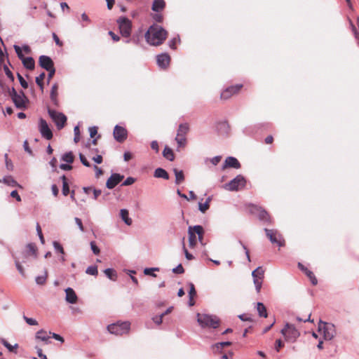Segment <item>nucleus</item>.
I'll use <instances>...</instances> for the list:
<instances>
[{
  "label": "nucleus",
  "instance_id": "nucleus-46",
  "mask_svg": "<svg viewBox=\"0 0 359 359\" xmlns=\"http://www.w3.org/2000/svg\"><path fill=\"white\" fill-rule=\"evenodd\" d=\"M81 20L83 21V22L81 23V27H86L87 25L90 22V19L86 15V13H82L81 15Z\"/></svg>",
  "mask_w": 359,
  "mask_h": 359
},
{
  "label": "nucleus",
  "instance_id": "nucleus-12",
  "mask_svg": "<svg viewBox=\"0 0 359 359\" xmlns=\"http://www.w3.org/2000/svg\"><path fill=\"white\" fill-rule=\"evenodd\" d=\"M39 131L41 133L42 137L50 140L53 137V133L50 130L47 121L43 118H41L39 122Z\"/></svg>",
  "mask_w": 359,
  "mask_h": 359
},
{
  "label": "nucleus",
  "instance_id": "nucleus-17",
  "mask_svg": "<svg viewBox=\"0 0 359 359\" xmlns=\"http://www.w3.org/2000/svg\"><path fill=\"white\" fill-rule=\"evenodd\" d=\"M39 63L41 68L48 70H51L54 67V63L52 59L47 55H41L39 59Z\"/></svg>",
  "mask_w": 359,
  "mask_h": 359
},
{
  "label": "nucleus",
  "instance_id": "nucleus-41",
  "mask_svg": "<svg viewBox=\"0 0 359 359\" xmlns=\"http://www.w3.org/2000/svg\"><path fill=\"white\" fill-rule=\"evenodd\" d=\"M45 76L46 74L44 72H42L38 76H36L35 79L36 83L39 86L41 91L43 90V80L44 79Z\"/></svg>",
  "mask_w": 359,
  "mask_h": 359
},
{
  "label": "nucleus",
  "instance_id": "nucleus-6",
  "mask_svg": "<svg viewBox=\"0 0 359 359\" xmlns=\"http://www.w3.org/2000/svg\"><path fill=\"white\" fill-rule=\"evenodd\" d=\"M48 114L58 130L62 129L67 122V116L62 112L48 108Z\"/></svg>",
  "mask_w": 359,
  "mask_h": 359
},
{
  "label": "nucleus",
  "instance_id": "nucleus-24",
  "mask_svg": "<svg viewBox=\"0 0 359 359\" xmlns=\"http://www.w3.org/2000/svg\"><path fill=\"white\" fill-rule=\"evenodd\" d=\"M0 182H3L8 186L12 187H20L22 188V186L18 183L16 180L13 179V177L11 175H8L4 177L2 180H0Z\"/></svg>",
  "mask_w": 359,
  "mask_h": 359
},
{
  "label": "nucleus",
  "instance_id": "nucleus-29",
  "mask_svg": "<svg viewBox=\"0 0 359 359\" xmlns=\"http://www.w3.org/2000/svg\"><path fill=\"white\" fill-rule=\"evenodd\" d=\"M188 234L189 247L194 248L196 244V235L195 234L192 226L189 227Z\"/></svg>",
  "mask_w": 359,
  "mask_h": 359
},
{
  "label": "nucleus",
  "instance_id": "nucleus-8",
  "mask_svg": "<svg viewBox=\"0 0 359 359\" xmlns=\"http://www.w3.org/2000/svg\"><path fill=\"white\" fill-rule=\"evenodd\" d=\"M121 35L124 37H129L132 30V22L126 17H120L116 20Z\"/></svg>",
  "mask_w": 359,
  "mask_h": 359
},
{
  "label": "nucleus",
  "instance_id": "nucleus-2",
  "mask_svg": "<svg viewBox=\"0 0 359 359\" xmlns=\"http://www.w3.org/2000/svg\"><path fill=\"white\" fill-rule=\"evenodd\" d=\"M197 322L202 328L216 329L220 325L219 318L215 315L197 313Z\"/></svg>",
  "mask_w": 359,
  "mask_h": 359
},
{
  "label": "nucleus",
  "instance_id": "nucleus-21",
  "mask_svg": "<svg viewBox=\"0 0 359 359\" xmlns=\"http://www.w3.org/2000/svg\"><path fill=\"white\" fill-rule=\"evenodd\" d=\"M65 300L69 304H75L77 301V295L74 290L72 287H67L65 289Z\"/></svg>",
  "mask_w": 359,
  "mask_h": 359
},
{
  "label": "nucleus",
  "instance_id": "nucleus-26",
  "mask_svg": "<svg viewBox=\"0 0 359 359\" xmlns=\"http://www.w3.org/2000/svg\"><path fill=\"white\" fill-rule=\"evenodd\" d=\"M193 227V230L195 234L198 235V241L201 243V245H204L203 242L204 230L202 226L201 225H195Z\"/></svg>",
  "mask_w": 359,
  "mask_h": 359
},
{
  "label": "nucleus",
  "instance_id": "nucleus-40",
  "mask_svg": "<svg viewBox=\"0 0 359 359\" xmlns=\"http://www.w3.org/2000/svg\"><path fill=\"white\" fill-rule=\"evenodd\" d=\"M61 160L68 163L74 162V157L72 151L67 152L62 156Z\"/></svg>",
  "mask_w": 359,
  "mask_h": 359
},
{
  "label": "nucleus",
  "instance_id": "nucleus-58",
  "mask_svg": "<svg viewBox=\"0 0 359 359\" xmlns=\"http://www.w3.org/2000/svg\"><path fill=\"white\" fill-rule=\"evenodd\" d=\"M15 266L18 269V271H19V273L22 276H25V271H24V269L23 267L22 266V265L20 264V262L17 259L15 260Z\"/></svg>",
  "mask_w": 359,
  "mask_h": 359
},
{
  "label": "nucleus",
  "instance_id": "nucleus-48",
  "mask_svg": "<svg viewBox=\"0 0 359 359\" xmlns=\"http://www.w3.org/2000/svg\"><path fill=\"white\" fill-rule=\"evenodd\" d=\"M4 158H5L6 167L7 170H13V164L12 161L8 158V156L7 154H4Z\"/></svg>",
  "mask_w": 359,
  "mask_h": 359
},
{
  "label": "nucleus",
  "instance_id": "nucleus-7",
  "mask_svg": "<svg viewBox=\"0 0 359 359\" xmlns=\"http://www.w3.org/2000/svg\"><path fill=\"white\" fill-rule=\"evenodd\" d=\"M318 330L323 332V337L325 340L332 339L336 334L335 326L332 323H325L320 320Z\"/></svg>",
  "mask_w": 359,
  "mask_h": 359
},
{
  "label": "nucleus",
  "instance_id": "nucleus-62",
  "mask_svg": "<svg viewBox=\"0 0 359 359\" xmlns=\"http://www.w3.org/2000/svg\"><path fill=\"white\" fill-rule=\"evenodd\" d=\"M79 158H80V161L81 162V163L86 166V167H90V163L88 161V160L86 159V158L85 157L84 155H83L82 154H79Z\"/></svg>",
  "mask_w": 359,
  "mask_h": 359
},
{
  "label": "nucleus",
  "instance_id": "nucleus-14",
  "mask_svg": "<svg viewBox=\"0 0 359 359\" xmlns=\"http://www.w3.org/2000/svg\"><path fill=\"white\" fill-rule=\"evenodd\" d=\"M113 135H114V139L117 142H122L125 140H126L128 133H127V130L125 128L120 126L118 125H116L114 127Z\"/></svg>",
  "mask_w": 359,
  "mask_h": 359
},
{
  "label": "nucleus",
  "instance_id": "nucleus-53",
  "mask_svg": "<svg viewBox=\"0 0 359 359\" xmlns=\"http://www.w3.org/2000/svg\"><path fill=\"white\" fill-rule=\"evenodd\" d=\"M74 141L77 143L80 140V130L78 126H75L74 128Z\"/></svg>",
  "mask_w": 359,
  "mask_h": 359
},
{
  "label": "nucleus",
  "instance_id": "nucleus-37",
  "mask_svg": "<svg viewBox=\"0 0 359 359\" xmlns=\"http://www.w3.org/2000/svg\"><path fill=\"white\" fill-rule=\"evenodd\" d=\"M27 251L26 252L25 257L29 255H33L34 257H36V248L34 243H29L27 245Z\"/></svg>",
  "mask_w": 359,
  "mask_h": 359
},
{
  "label": "nucleus",
  "instance_id": "nucleus-10",
  "mask_svg": "<svg viewBox=\"0 0 359 359\" xmlns=\"http://www.w3.org/2000/svg\"><path fill=\"white\" fill-rule=\"evenodd\" d=\"M13 48L18 55V57L22 60L25 67L30 70L33 69L35 67L34 60L32 57H25L22 53V49L19 46L14 45Z\"/></svg>",
  "mask_w": 359,
  "mask_h": 359
},
{
  "label": "nucleus",
  "instance_id": "nucleus-49",
  "mask_svg": "<svg viewBox=\"0 0 359 359\" xmlns=\"http://www.w3.org/2000/svg\"><path fill=\"white\" fill-rule=\"evenodd\" d=\"M47 278V273L46 272L44 276H38L36 277V283L38 285H43L46 283Z\"/></svg>",
  "mask_w": 359,
  "mask_h": 359
},
{
  "label": "nucleus",
  "instance_id": "nucleus-56",
  "mask_svg": "<svg viewBox=\"0 0 359 359\" xmlns=\"http://www.w3.org/2000/svg\"><path fill=\"white\" fill-rule=\"evenodd\" d=\"M4 70L6 75L11 79V81H13L15 79L14 76H13V73L11 72V71L9 69V68L6 65H4Z\"/></svg>",
  "mask_w": 359,
  "mask_h": 359
},
{
  "label": "nucleus",
  "instance_id": "nucleus-32",
  "mask_svg": "<svg viewBox=\"0 0 359 359\" xmlns=\"http://www.w3.org/2000/svg\"><path fill=\"white\" fill-rule=\"evenodd\" d=\"M165 5L164 0H154L151 8L155 12H159L164 8Z\"/></svg>",
  "mask_w": 359,
  "mask_h": 359
},
{
  "label": "nucleus",
  "instance_id": "nucleus-57",
  "mask_svg": "<svg viewBox=\"0 0 359 359\" xmlns=\"http://www.w3.org/2000/svg\"><path fill=\"white\" fill-rule=\"evenodd\" d=\"M210 207V205L208 203H198V210L201 212H205Z\"/></svg>",
  "mask_w": 359,
  "mask_h": 359
},
{
  "label": "nucleus",
  "instance_id": "nucleus-33",
  "mask_svg": "<svg viewBox=\"0 0 359 359\" xmlns=\"http://www.w3.org/2000/svg\"><path fill=\"white\" fill-rule=\"evenodd\" d=\"M173 172L175 175V183L177 184H181L184 180V175L183 171L180 170L177 168H174Z\"/></svg>",
  "mask_w": 359,
  "mask_h": 359
},
{
  "label": "nucleus",
  "instance_id": "nucleus-50",
  "mask_svg": "<svg viewBox=\"0 0 359 359\" xmlns=\"http://www.w3.org/2000/svg\"><path fill=\"white\" fill-rule=\"evenodd\" d=\"M175 141L177 143L178 147H184L187 144V138L186 137H175Z\"/></svg>",
  "mask_w": 359,
  "mask_h": 359
},
{
  "label": "nucleus",
  "instance_id": "nucleus-36",
  "mask_svg": "<svg viewBox=\"0 0 359 359\" xmlns=\"http://www.w3.org/2000/svg\"><path fill=\"white\" fill-rule=\"evenodd\" d=\"M104 273L109 279L114 281L116 280L117 273L114 269L108 268L104 271Z\"/></svg>",
  "mask_w": 359,
  "mask_h": 359
},
{
  "label": "nucleus",
  "instance_id": "nucleus-30",
  "mask_svg": "<svg viewBox=\"0 0 359 359\" xmlns=\"http://www.w3.org/2000/svg\"><path fill=\"white\" fill-rule=\"evenodd\" d=\"M154 175L155 177H157V178H163L164 180L169 179V175L167 172V171L161 168H156L154 171Z\"/></svg>",
  "mask_w": 359,
  "mask_h": 359
},
{
  "label": "nucleus",
  "instance_id": "nucleus-4",
  "mask_svg": "<svg viewBox=\"0 0 359 359\" xmlns=\"http://www.w3.org/2000/svg\"><path fill=\"white\" fill-rule=\"evenodd\" d=\"M245 178L241 175H238L229 183L225 184L223 186V188L229 191H237L240 189H243L245 187Z\"/></svg>",
  "mask_w": 359,
  "mask_h": 359
},
{
  "label": "nucleus",
  "instance_id": "nucleus-27",
  "mask_svg": "<svg viewBox=\"0 0 359 359\" xmlns=\"http://www.w3.org/2000/svg\"><path fill=\"white\" fill-rule=\"evenodd\" d=\"M231 345V341H222L213 344L212 346V349L215 353H219L221 352L222 349L224 348L225 346H229Z\"/></svg>",
  "mask_w": 359,
  "mask_h": 359
},
{
  "label": "nucleus",
  "instance_id": "nucleus-28",
  "mask_svg": "<svg viewBox=\"0 0 359 359\" xmlns=\"http://www.w3.org/2000/svg\"><path fill=\"white\" fill-rule=\"evenodd\" d=\"M120 216L126 224L128 226L132 224L133 221L132 219L129 217V212L128 210L121 209L120 210Z\"/></svg>",
  "mask_w": 359,
  "mask_h": 359
},
{
  "label": "nucleus",
  "instance_id": "nucleus-60",
  "mask_svg": "<svg viewBox=\"0 0 359 359\" xmlns=\"http://www.w3.org/2000/svg\"><path fill=\"white\" fill-rule=\"evenodd\" d=\"M238 317L242 321H249V322L252 321L251 316L248 314L243 313V314L238 315Z\"/></svg>",
  "mask_w": 359,
  "mask_h": 359
},
{
  "label": "nucleus",
  "instance_id": "nucleus-45",
  "mask_svg": "<svg viewBox=\"0 0 359 359\" xmlns=\"http://www.w3.org/2000/svg\"><path fill=\"white\" fill-rule=\"evenodd\" d=\"M53 248H54L55 250L57 252H59V253H60L62 255L65 254V251H64L63 247L60 244V243H58L57 241H53Z\"/></svg>",
  "mask_w": 359,
  "mask_h": 359
},
{
  "label": "nucleus",
  "instance_id": "nucleus-44",
  "mask_svg": "<svg viewBox=\"0 0 359 359\" xmlns=\"http://www.w3.org/2000/svg\"><path fill=\"white\" fill-rule=\"evenodd\" d=\"M263 278H255L253 279V283L255 286V289L257 293H259L262 288Z\"/></svg>",
  "mask_w": 359,
  "mask_h": 359
},
{
  "label": "nucleus",
  "instance_id": "nucleus-1",
  "mask_svg": "<svg viewBox=\"0 0 359 359\" xmlns=\"http://www.w3.org/2000/svg\"><path fill=\"white\" fill-rule=\"evenodd\" d=\"M168 32L161 26L156 24L151 25L145 33V39L151 46H159L167 38Z\"/></svg>",
  "mask_w": 359,
  "mask_h": 359
},
{
  "label": "nucleus",
  "instance_id": "nucleus-22",
  "mask_svg": "<svg viewBox=\"0 0 359 359\" xmlns=\"http://www.w3.org/2000/svg\"><path fill=\"white\" fill-rule=\"evenodd\" d=\"M57 84L54 83L52 86L50 94V100L55 107H57L59 105V101L57 100Z\"/></svg>",
  "mask_w": 359,
  "mask_h": 359
},
{
  "label": "nucleus",
  "instance_id": "nucleus-52",
  "mask_svg": "<svg viewBox=\"0 0 359 359\" xmlns=\"http://www.w3.org/2000/svg\"><path fill=\"white\" fill-rule=\"evenodd\" d=\"M23 319L29 325H38V322L35 319L32 318H28L27 316H26L25 315L23 316Z\"/></svg>",
  "mask_w": 359,
  "mask_h": 359
},
{
  "label": "nucleus",
  "instance_id": "nucleus-47",
  "mask_svg": "<svg viewBox=\"0 0 359 359\" xmlns=\"http://www.w3.org/2000/svg\"><path fill=\"white\" fill-rule=\"evenodd\" d=\"M180 37L177 36V37H175L169 41L168 46L170 48L175 50L176 49V44L177 42H180Z\"/></svg>",
  "mask_w": 359,
  "mask_h": 359
},
{
  "label": "nucleus",
  "instance_id": "nucleus-42",
  "mask_svg": "<svg viewBox=\"0 0 359 359\" xmlns=\"http://www.w3.org/2000/svg\"><path fill=\"white\" fill-rule=\"evenodd\" d=\"M159 271V269L157 268V267H154V268H146L144 269V273L147 276H151L153 277H156V274H155L154 272V271Z\"/></svg>",
  "mask_w": 359,
  "mask_h": 359
},
{
  "label": "nucleus",
  "instance_id": "nucleus-23",
  "mask_svg": "<svg viewBox=\"0 0 359 359\" xmlns=\"http://www.w3.org/2000/svg\"><path fill=\"white\" fill-rule=\"evenodd\" d=\"M36 339L40 340L41 341L45 342V344H48L50 343L49 339L50 336L48 334V332L44 330L43 329H41L36 332L35 335Z\"/></svg>",
  "mask_w": 359,
  "mask_h": 359
},
{
  "label": "nucleus",
  "instance_id": "nucleus-54",
  "mask_svg": "<svg viewBox=\"0 0 359 359\" xmlns=\"http://www.w3.org/2000/svg\"><path fill=\"white\" fill-rule=\"evenodd\" d=\"M2 344L5 347H6L8 349L9 351H13V350L18 346L17 344L13 346L5 339H2Z\"/></svg>",
  "mask_w": 359,
  "mask_h": 359
},
{
  "label": "nucleus",
  "instance_id": "nucleus-55",
  "mask_svg": "<svg viewBox=\"0 0 359 359\" xmlns=\"http://www.w3.org/2000/svg\"><path fill=\"white\" fill-rule=\"evenodd\" d=\"M189 296L191 297V299H193L194 297L196 294V291L194 287V285L192 283H190L189 284Z\"/></svg>",
  "mask_w": 359,
  "mask_h": 359
},
{
  "label": "nucleus",
  "instance_id": "nucleus-20",
  "mask_svg": "<svg viewBox=\"0 0 359 359\" xmlns=\"http://www.w3.org/2000/svg\"><path fill=\"white\" fill-rule=\"evenodd\" d=\"M298 267L301 271H302L305 273V274L307 276V277L310 279L312 285H317L318 280L311 271L309 270L306 267H305L300 262L298 263Z\"/></svg>",
  "mask_w": 359,
  "mask_h": 359
},
{
  "label": "nucleus",
  "instance_id": "nucleus-5",
  "mask_svg": "<svg viewBox=\"0 0 359 359\" xmlns=\"http://www.w3.org/2000/svg\"><path fill=\"white\" fill-rule=\"evenodd\" d=\"M286 341L294 342L299 337L300 333L294 325L287 323L280 331Z\"/></svg>",
  "mask_w": 359,
  "mask_h": 359
},
{
  "label": "nucleus",
  "instance_id": "nucleus-11",
  "mask_svg": "<svg viewBox=\"0 0 359 359\" xmlns=\"http://www.w3.org/2000/svg\"><path fill=\"white\" fill-rule=\"evenodd\" d=\"M12 101L15 107L20 109H26L27 104L29 102L28 98L22 90L18 92L16 96L12 98Z\"/></svg>",
  "mask_w": 359,
  "mask_h": 359
},
{
  "label": "nucleus",
  "instance_id": "nucleus-39",
  "mask_svg": "<svg viewBox=\"0 0 359 359\" xmlns=\"http://www.w3.org/2000/svg\"><path fill=\"white\" fill-rule=\"evenodd\" d=\"M264 271L262 269L261 266H258L256 269H255L252 272V276L253 279L255 278H264Z\"/></svg>",
  "mask_w": 359,
  "mask_h": 359
},
{
  "label": "nucleus",
  "instance_id": "nucleus-19",
  "mask_svg": "<svg viewBox=\"0 0 359 359\" xmlns=\"http://www.w3.org/2000/svg\"><path fill=\"white\" fill-rule=\"evenodd\" d=\"M227 168H233L235 169H239L241 168V163L238 161V159L233 156H228L222 165V170H224Z\"/></svg>",
  "mask_w": 359,
  "mask_h": 359
},
{
  "label": "nucleus",
  "instance_id": "nucleus-38",
  "mask_svg": "<svg viewBox=\"0 0 359 359\" xmlns=\"http://www.w3.org/2000/svg\"><path fill=\"white\" fill-rule=\"evenodd\" d=\"M61 179L62 180V194L64 196H67L69 193V184L67 181V178L65 177V175H62L61 177Z\"/></svg>",
  "mask_w": 359,
  "mask_h": 359
},
{
  "label": "nucleus",
  "instance_id": "nucleus-35",
  "mask_svg": "<svg viewBox=\"0 0 359 359\" xmlns=\"http://www.w3.org/2000/svg\"><path fill=\"white\" fill-rule=\"evenodd\" d=\"M257 310L258 314L260 317L266 318L267 317V311L266 306L262 302H258L257 304Z\"/></svg>",
  "mask_w": 359,
  "mask_h": 359
},
{
  "label": "nucleus",
  "instance_id": "nucleus-13",
  "mask_svg": "<svg viewBox=\"0 0 359 359\" xmlns=\"http://www.w3.org/2000/svg\"><path fill=\"white\" fill-rule=\"evenodd\" d=\"M250 212L253 214H256L259 220L264 222L271 223V217L265 210H263L257 205H252Z\"/></svg>",
  "mask_w": 359,
  "mask_h": 359
},
{
  "label": "nucleus",
  "instance_id": "nucleus-34",
  "mask_svg": "<svg viewBox=\"0 0 359 359\" xmlns=\"http://www.w3.org/2000/svg\"><path fill=\"white\" fill-rule=\"evenodd\" d=\"M163 156L170 161H172L175 159V155L172 150L167 146L163 151Z\"/></svg>",
  "mask_w": 359,
  "mask_h": 359
},
{
  "label": "nucleus",
  "instance_id": "nucleus-59",
  "mask_svg": "<svg viewBox=\"0 0 359 359\" xmlns=\"http://www.w3.org/2000/svg\"><path fill=\"white\" fill-rule=\"evenodd\" d=\"M90 248L95 255H99L100 252V248L96 245L94 241L90 242Z\"/></svg>",
  "mask_w": 359,
  "mask_h": 359
},
{
  "label": "nucleus",
  "instance_id": "nucleus-15",
  "mask_svg": "<svg viewBox=\"0 0 359 359\" xmlns=\"http://www.w3.org/2000/svg\"><path fill=\"white\" fill-rule=\"evenodd\" d=\"M124 176L118 173H112L109 178L107 180L106 187L109 189H114L118 184H119Z\"/></svg>",
  "mask_w": 359,
  "mask_h": 359
},
{
  "label": "nucleus",
  "instance_id": "nucleus-18",
  "mask_svg": "<svg viewBox=\"0 0 359 359\" xmlns=\"http://www.w3.org/2000/svg\"><path fill=\"white\" fill-rule=\"evenodd\" d=\"M170 62V55L166 53H161L156 56V62L158 67L161 69H166Z\"/></svg>",
  "mask_w": 359,
  "mask_h": 359
},
{
  "label": "nucleus",
  "instance_id": "nucleus-51",
  "mask_svg": "<svg viewBox=\"0 0 359 359\" xmlns=\"http://www.w3.org/2000/svg\"><path fill=\"white\" fill-rule=\"evenodd\" d=\"M17 76H18V79L19 82L20 83V86L23 88H28V83L25 80V79L22 77V76L20 74L18 73Z\"/></svg>",
  "mask_w": 359,
  "mask_h": 359
},
{
  "label": "nucleus",
  "instance_id": "nucleus-25",
  "mask_svg": "<svg viewBox=\"0 0 359 359\" xmlns=\"http://www.w3.org/2000/svg\"><path fill=\"white\" fill-rule=\"evenodd\" d=\"M189 130V127L187 123H181L180 124L177 131V137H186L187 134Z\"/></svg>",
  "mask_w": 359,
  "mask_h": 359
},
{
  "label": "nucleus",
  "instance_id": "nucleus-16",
  "mask_svg": "<svg viewBox=\"0 0 359 359\" xmlns=\"http://www.w3.org/2000/svg\"><path fill=\"white\" fill-rule=\"evenodd\" d=\"M241 84H237L235 86H231L226 88L224 91L221 93V98L223 100H227L231 97L233 95L238 93L241 88H242Z\"/></svg>",
  "mask_w": 359,
  "mask_h": 359
},
{
  "label": "nucleus",
  "instance_id": "nucleus-64",
  "mask_svg": "<svg viewBox=\"0 0 359 359\" xmlns=\"http://www.w3.org/2000/svg\"><path fill=\"white\" fill-rule=\"evenodd\" d=\"M163 315L160 314L158 316H156L153 317L152 320L156 325H161L163 321Z\"/></svg>",
  "mask_w": 359,
  "mask_h": 359
},
{
  "label": "nucleus",
  "instance_id": "nucleus-31",
  "mask_svg": "<svg viewBox=\"0 0 359 359\" xmlns=\"http://www.w3.org/2000/svg\"><path fill=\"white\" fill-rule=\"evenodd\" d=\"M217 129L220 133H227L229 129L228 122L226 121L218 122L217 125Z\"/></svg>",
  "mask_w": 359,
  "mask_h": 359
},
{
  "label": "nucleus",
  "instance_id": "nucleus-63",
  "mask_svg": "<svg viewBox=\"0 0 359 359\" xmlns=\"http://www.w3.org/2000/svg\"><path fill=\"white\" fill-rule=\"evenodd\" d=\"M172 272L177 274H181L184 272V268L181 264L177 266L175 268L172 269Z\"/></svg>",
  "mask_w": 359,
  "mask_h": 359
},
{
  "label": "nucleus",
  "instance_id": "nucleus-43",
  "mask_svg": "<svg viewBox=\"0 0 359 359\" xmlns=\"http://www.w3.org/2000/svg\"><path fill=\"white\" fill-rule=\"evenodd\" d=\"M86 273L89 275L97 276L98 273L97 267L93 265L90 266L86 269Z\"/></svg>",
  "mask_w": 359,
  "mask_h": 359
},
{
  "label": "nucleus",
  "instance_id": "nucleus-9",
  "mask_svg": "<svg viewBox=\"0 0 359 359\" xmlns=\"http://www.w3.org/2000/svg\"><path fill=\"white\" fill-rule=\"evenodd\" d=\"M264 231L267 238L272 243H276L280 247H282L285 245L284 239L277 230L265 228Z\"/></svg>",
  "mask_w": 359,
  "mask_h": 359
},
{
  "label": "nucleus",
  "instance_id": "nucleus-3",
  "mask_svg": "<svg viewBox=\"0 0 359 359\" xmlns=\"http://www.w3.org/2000/svg\"><path fill=\"white\" fill-rule=\"evenodd\" d=\"M130 329V323L128 321L117 322L107 326V330L115 335L128 334Z\"/></svg>",
  "mask_w": 359,
  "mask_h": 359
},
{
  "label": "nucleus",
  "instance_id": "nucleus-61",
  "mask_svg": "<svg viewBox=\"0 0 359 359\" xmlns=\"http://www.w3.org/2000/svg\"><path fill=\"white\" fill-rule=\"evenodd\" d=\"M135 182V179L132 177H128L122 183L121 186H129L133 184Z\"/></svg>",
  "mask_w": 359,
  "mask_h": 359
}]
</instances>
